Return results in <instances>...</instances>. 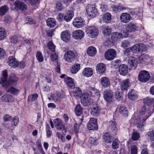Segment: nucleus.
<instances>
[{"instance_id": "obj_1", "label": "nucleus", "mask_w": 154, "mask_h": 154, "mask_svg": "<svg viewBox=\"0 0 154 154\" xmlns=\"http://www.w3.org/2000/svg\"><path fill=\"white\" fill-rule=\"evenodd\" d=\"M8 77L7 71L5 70L3 71L2 77L0 80V84L6 89H7L8 87L11 85H16L18 80V78L14 74H11L8 80H7Z\"/></svg>"}, {"instance_id": "obj_2", "label": "nucleus", "mask_w": 154, "mask_h": 154, "mask_svg": "<svg viewBox=\"0 0 154 154\" xmlns=\"http://www.w3.org/2000/svg\"><path fill=\"white\" fill-rule=\"evenodd\" d=\"M152 111L149 112L147 111V109L145 107H142L140 110L139 115L136 117V115L134 114L133 119L135 120H140L143 119L144 120H146L152 113Z\"/></svg>"}, {"instance_id": "obj_3", "label": "nucleus", "mask_w": 154, "mask_h": 154, "mask_svg": "<svg viewBox=\"0 0 154 154\" xmlns=\"http://www.w3.org/2000/svg\"><path fill=\"white\" fill-rule=\"evenodd\" d=\"M81 102L84 106H89L92 103L91 99L89 94L87 92H83L80 96Z\"/></svg>"}, {"instance_id": "obj_4", "label": "nucleus", "mask_w": 154, "mask_h": 154, "mask_svg": "<svg viewBox=\"0 0 154 154\" xmlns=\"http://www.w3.org/2000/svg\"><path fill=\"white\" fill-rule=\"evenodd\" d=\"M150 78V75L149 72L146 70L140 71L138 76L139 80L141 82H146L148 81Z\"/></svg>"}, {"instance_id": "obj_5", "label": "nucleus", "mask_w": 154, "mask_h": 154, "mask_svg": "<svg viewBox=\"0 0 154 154\" xmlns=\"http://www.w3.org/2000/svg\"><path fill=\"white\" fill-rule=\"evenodd\" d=\"M86 32L88 35L92 38L96 37L98 33V29L94 26H90L88 27Z\"/></svg>"}, {"instance_id": "obj_6", "label": "nucleus", "mask_w": 154, "mask_h": 154, "mask_svg": "<svg viewBox=\"0 0 154 154\" xmlns=\"http://www.w3.org/2000/svg\"><path fill=\"white\" fill-rule=\"evenodd\" d=\"M86 11L88 16L90 17H95L97 13V9L93 5H88L86 7Z\"/></svg>"}, {"instance_id": "obj_7", "label": "nucleus", "mask_w": 154, "mask_h": 154, "mask_svg": "<svg viewBox=\"0 0 154 154\" xmlns=\"http://www.w3.org/2000/svg\"><path fill=\"white\" fill-rule=\"evenodd\" d=\"M15 9L17 10H20L22 11H25L27 9L26 5L23 2L19 0H16L14 3Z\"/></svg>"}, {"instance_id": "obj_8", "label": "nucleus", "mask_w": 154, "mask_h": 154, "mask_svg": "<svg viewBox=\"0 0 154 154\" xmlns=\"http://www.w3.org/2000/svg\"><path fill=\"white\" fill-rule=\"evenodd\" d=\"M103 97L105 100L107 102L110 103L113 99L112 92L110 90H106L103 93Z\"/></svg>"}, {"instance_id": "obj_9", "label": "nucleus", "mask_w": 154, "mask_h": 154, "mask_svg": "<svg viewBox=\"0 0 154 154\" xmlns=\"http://www.w3.org/2000/svg\"><path fill=\"white\" fill-rule=\"evenodd\" d=\"M88 128L90 130H95L98 128V126L96 119L94 118H91L89 121L88 125Z\"/></svg>"}, {"instance_id": "obj_10", "label": "nucleus", "mask_w": 154, "mask_h": 154, "mask_svg": "<svg viewBox=\"0 0 154 154\" xmlns=\"http://www.w3.org/2000/svg\"><path fill=\"white\" fill-rule=\"evenodd\" d=\"M85 23L84 20L81 17L75 18L73 22V26L75 27L78 28L83 26Z\"/></svg>"}, {"instance_id": "obj_11", "label": "nucleus", "mask_w": 154, "mask_h": 154, "mask_svg": "<svg viewBox=\"0 0 154 154\" xmlns=\"http://www.w3.org/2000/svg\"><path fill=\"white\" fill-rule=\"evenodd\" d=\"M138 27L137 24L132 22H130L127 25L126 29L128 32H133L138 29Z\"/></svg>"}, {"instance_id": "obj_12", "label": "nucleus", "mask_w": 154, "mask_h": 154, "mask_svg": "<svg viewBox=\"0 0 154 154\" xmlns=\"http://www.w3.org/2000/svg\"><path fill=\"white\" fill-rule=\"evenodd\" d=\"M101 108L97 104L93 105L91 109L90 113L92 116H98L100 113Z\"/></svg>"}, {"instance_id": "obj_13", "label": "nucleus", "mask_w": 154, "mask_h": 154, "mask_svg": "<svg viewBox=\"0 0 154 154\" xmlns=\"http://www.w3.org/2000/svg\"><path fill=\"white\" fill-rule=\"evenodd\" d=\"M143 103L145 105L152 106L151 108L152 112H154V98L150 97H147L143 99Z\"/></svg>"}, {"instance_id": "obj_14", "label": "nucleus", "mask_w": 154, "mask_h": 154, "mask_svg": "<svg viewBox=\"0 0 154 154\" xmlns=\"http://www.w3.org/2000/svg\"><path fill=\"white\" fill-rule=\"evenodd\" d=\"M84 33L81 30L75 31L72 33L73 38L76 40H80L84 36Z\"/></svg>"}, {"instance_id": "obj_15", "label": "nucleus", "mask_w": 154, "mask_h": 154, "mask_svg": "<svg viewBox=\"0 0 154 154\" xmlns=\"http://www.w3.org/2000/svg\"><path fill=\"white\" fill-rule=\"evenodd\" d=\"M128 98L131 101H134L138 98L137 92L133 89L130 90L128 93Z\"/></svg>"}, {"instance_id": "obj_16", "label": "nucleus", "mask_w": 154, "mask_h": 154, "mask_svg": "<svg viewBox=\"0 0 154 154\" xmlns=\"http://www.w3.org/2000/svg\"><path fill=\"white\" fill-rule=\"evenodd\" d=\"M116 56V51L112 49L108 50L105 53V58H115Z\"/></svg>"}, {"instance_id": "obj_17", "label": "nucleus", "mask_w": 154, "mask_h": 154, "mask_svg": "<svg viewBox=\"0 0 154 154\" xmlns=\"http://www.w3.org/2000/svg\"><path fill=\"white\" fill-rule=\"evenodd\" d=\"M61 39L64 42H68L70 39V35L69 31L66 30L62 32L61 34Z\"/></svg>"}, {"instance_id": "obj_18", "label": "nucleus", "mask_w": 154, "mask_h": 154, "mask_svg": "<svg viewBox=\"0 0 154 154\" xmlns=\"http://www.w3.org/2000/svg\"><path fill=\"white\" fill-rule=\"evenodd\" d=\"M74 80V79L69 77L66 76L64 78L65 82L67 86L70 88H73L75 87Z\"/></svg>"}, {"instance_id": "obj_19", "label": "nucleus", "mask_w": 154, "mask_h": 154, "mask_svg": "<svg viewBox=\"0 0 154 154\" xmlns=\"http://www.w3.org/2000/svg\"><path fill=\"white\" fill-rule=\"evenodd\" d=\"M97 72L99 74H103L106 71L105 64L101 63L98 64L96 67Z\"/></svg>"}, {"instance_id": "obj_20", "label": "nucleus", "mask_w": 154, "mask_h": 154, "mask_svg": "<svg viewBox=\"0 0 154 154\" xmlns=\"http://www.w3.org/2000/svg\"><path fill=\"white\" fill-rule=\"evenodd\" d=\"M131 18L130 15L127 13H123L120 16V20L121 21L124 23H128Z\"/></svg>"}, {"instance_id": "obj_21", "label": "nucleus", "mask_w": 154, "mask_h": 154, "mask_svg": "<svg viewBox=\"0 0 154 154\" xmlns=\"http://www.w3.org/2000/svg\"><path fill=\"white\" fill-rule=\"evenodd\" d=\"M82 73L84 76L89 77H91L93 75V71L91 68L87 67L84 68Z\"/></svg>"}, {"instance_id": "obj_22", "label": "nucleus", "mask_w": 154, "mask_h": 154, "mask_svg": "<svg viewBox=\"0 0 154 154\" xmlns=\"http://www.w3.org/2000/svg\"><path fill=\"white\" fill-rule=\"evenodd\" d=\"M119 72L121 75H125L128 72V66L124 64L120 65L119 67Z\"/></svg>"}, {"instance_id": "obj_23", "label": "nucleus", "mask_w": 154, "mask_h": 154, "mask_svg": "<svg viewBox=\"0 0 154 154\" xmlns=\"http://www.w3.org/2000/svg\"><path fill=\"white\" fill-rule=\"evenodd\" d=\"M103 138L105 142L107 143H111L114 139L112 134H110L109 132H106L103 135Z\"/></svg>"}, {"instance_id": "obj_24", "label": "nucleus", "mask_w": 154, "mask_h": 154, "mask_svg": "<svg viewBox=\"0 0 154 154\" xmlns=\"http://www.w3.org/2000/svg\"><path fill=\"white\" fill-rule=\"evenodd\" d=\"M123 38L122 34L118 32H113L111 35V39L114 42L119 40Z\"/></svg>"}, {"instance_id": "obj_25", "label": "nucleus", "mask_w": 154, "mask_h": 154, "mask_svg": "<svg viewBox=\"0 0 154 154\" xmlns=\"http://www.w3.org/2000/svg\"><path fill=\"white\" fill-rule=\"evenodd\" d=\"M55 124V126L56 128L59 131L62 130L63 127V122L60 119L57 118L54 121Z\"/></svg>"}, {"instance_id": "obj_26", "label": "nucleus", "mask_w": 154, "mask_h": 154, "mask_svg": "<svg viewBox=\"0 0 154 154\" xmlns=\"http://www.w3.org/2000/svg\"><path fill=\"white\" fill-rule=\"evenodd\" d=\"M118 112L122 116L126 117L128 115V112L127 108L124 106H120L117 108Z\"/></svg>"}, {"instance_id": "obj_27", "label": "nucleus", "mask_w": 154, "mask_h": 154, "mask_svg": "<svg viewBox=\"0 0 154 154\" xmlns=\"http://www.w3.org/2000/svg\"><path fill=\"white\" fill-rule=\"evenodd\" d=\"M138 59L132 58L131 59H129L128 62V66L131 68L134 67H136L138 63Z\"/></svg>"}, {"instance_id": "obj_28", "label": "nucleus", "mask_w": 154, "mask_h": 154, "mask_svg": "<svg viewBox=\"0 0 154 154\" xmlns=\"http://www.w3.org/2000/svg\"><path fill=\"white\" fill-rule=\"evenodd\" d=\"M2 100L6 102H12L14 101L13 96L10 94H4L1 97Z\"/></svg>"}, {"instance_id": "obj_29", "label": "nucleus", "mask_w": 154, "mask_h": 154, "mask_svg": "<svg viewBox=\"0 0 154 154\" xmlns=\"http://www.w3.org/2000/svg\"><path fill=\"white\" fill-rule=\"evenodd\" d=\"M129 81L128 79H127L122 81L120 83L122 90L123 91L127 90L129 87Z\"/></svg>"}, {"instance_id": "obj_30", "label": "nucleus", "mask_w": 154, "mask_h": 154, "mask_svg": "<svg viewBox=\"0 0 154 154\" xmlns=\"http://www.w3.org/2000/svg\"><path fill=\"white\" fill-rule=\"evenodd\" d=\"M101 84L102 85L104 88L109 87L110 85V82L106 77H104L101 79Z\"/></svg>"}, {"instance_id": "obj_31", "label": "nucleus", "mask_w": 154, "mask_h": 154, "mask_svg": "<svg viewBox=\"0 0 154 154\" xmlns=\"http://www.w3.org/2000/svg\"><path fill=\"white\" fill-rule=\"evenodd\" d=\"M64 58H75V57H79L78 54L75 52L71 50H69L66 51L65 54Z\"/></svg>"}, {"instance_id": "obj_32", "label": "nucleus", "mask_w": 154, "mask_h": 154, "mask_svg": "<svg viewBox=\"0 0 154 154\" xmlns=\"http://www.w3.org/2000/svg\"><path fill=\"white\" fill-rule=\"evenodd\" d=\"M74 15L72 10L68 11L64 17V20L67 22L69 21L72 18Z\"/></svg>"}, {"instance_id": "obj_33", "label": "nucleus", "mask_w": 154, "mask_h": 154, "mask_svg": "<svg viewBox=\"0 0 154 154\" xmlns=\"http://www.w3.org/2000/svg\"><path fill=\"white\" fill-rule=\"evenodd\" d=\"M97 52L96 48L92 46L89 47L87 50V54L91 57L94 56L96 54Z\"/></svg>"}, {"instance_id": "obj_34", "label": "nucleus", "mask_w": 154, "mask_h": 154, "mask_svg": "<svg viewBox=\"0 0 154 154\" xmlns=\"http://www.w3.org/2000/svg\"><path fill=\"white\" fill-rule=\"evenodd\" d=\"M108 129L112 131H116L117 129L115 121H110L108 123Z\"/></svg>"}, {"instance_id": "obj_35", "label": "nucleus", "mask_w": 154, "mask_h": 154, "mask_svg": "<svg viewBox=\"0 0 154 154\" xmlns=\"http://www.w3.org/2000/svg\"><path fill=\"white\" fill-rule=\"evenodd\" d=\"M90 89L91 91V95L93 97H99L100 95V91L97 89H95L94 87H90Z\"/></svg>"}, {"instance_id": "obj_36", "label": "nucleus", "mask_w": 154, "mask_h": 154, "mask_svg": "<svg viewBox=\"0 0 154 154\" xmlns=\"http://www.w3.org/2000/svg\"><path fill=\"white\" fill-rule=\"evenodd\" d=\"M103 20L106 23H109L111 20V15L109 13H106L102 17Z\"/></svg>"}, {"instance_id": "obj_37", "label": "nucleus", "mask_w": 154, "mask_h": 154, "mask_svg": "<svg viewBox=\"0 0 154 154\" xmlns=\"http://www.w3.org/2000/svg\"><path fill=\"white\" fill-rule=\"evenodd\" d=\"M47 24L50 27H53L56 24V22L55 19L53 18H48L46 20Z\"/></svg>"}, {"instance_id": "obj_38", "label": "nucleus", "mask_w": 154, "mask_h": 154, "mask_svg": "<svg viewBox=\"0 0 154 154\" xmlns=\"http://www.w3.org/2000/svg\"><path fill=\"white\" fill-rule=\"evenodd\" d=\"M80 66L79 64L76 63L74 64L71 70V72L73 74L76 73L80 69Z\"/></svg>"}, {"instance_id": "obj_39", "label": "nucleus", "mask_w": 154, "mask_h": 154, "mask_svg": "<svg viewBox=\"0 0 154 154\" xmlns=\"http://www.w3.org/2000/svg\"><path fill=\"white\" fill-rule=\"evenodd\" d=\"M16 58H11L8 62V64L11 67H16L19 64V62L16 60Z\"/></svg>"}, {"instance_id": "obj_40", "label": "nucleus", "mask_w": 154, "mask_h": 154, "mask_svg": "<svg viewBox=\"0 0 154 154\" xmlns=\"http://www.w3.org/2000/svg\"><path fill=\"white\" fill-rule=\"evenodd\" d=\"M76 115L77 116H80L82 113V109L80 104L77 105L75 109Z\"/></svg>"}, {"instance_id": "obj_41", "label": "nucleus", "mask_w": 154, "mask_h": 154, "mask_svg": "<svg viewBox=\"0 0 154 154\" xmlns=\"http://www.w3.org/2000/svg\"><path fill=\"white\" fill-rule=\"evenodd\" d=\"M111 32V29L108 26H106L103 28V33L104 36H109L110 35Z\"/></svg>"}, {"instance_id": "obj_42", "label": "nucleus", "mask_w": 154, "mask_h": 154, "mask_svg": "<svg viewBox=\"0 0 154 154\" xmlns=\"http://www.w3.org/2000/svg\"><path fill=\"white\" fill-rule=\"evenodd\" d=\"M115 94V98L119 101L122 100L123 98L122 93L119 90L116 91Z\"/></svg>"}, {"instance_id": "obj_43", "label": "nucleus", "mask_w": 154, "mask_h": 154, "mask_svg": "<svg viewBox=\"0 0 154 154\" xmlns=\"http://www.w3.org/2000/svg\"><path fill=\"white\" fill-rule=\"evenodd\" d=\"M21 38L20 36L14 35L10 38V41L11 43L15 44L21 40Z\"/></svg>"}, {"instance_id": "obj_44", "label": "nucleus", "mask_w": 154, "mask_h": 154, "mask_svg": "<svg viewBox=\"0 0 154 154\" xmlns=\"http://www.w3.org/2000/svg\"><path fill=\"white\" fill-rule=\"evenodd\" d=\"M7 91L13 95L17 94V93L19 92L18 89L13 87H11L7 89Z\"/></svg>"}, {"instance_id": "obj_45", "label": "nucleus", "mask_w": 154, "mask_h": 154, "mask_svg": "<svg viewBox=\"0 0 154 154\" xmlns=\"http://www.w3.org/2000/svg\"><path fill=\"white\" fill-rule=\"evenodd\" d=\"M120 142V141L118 139H116L114 140L112 143V148L115 150H116L118 149L119 146Z\"/></svg>"}, {"instance_id": "obj_46", "label": "nucleus", "mask_w": 154, "mask_h": 154, "mask_svg": "<svg viewBox=\"0 0 154 154\" xmlns=\"http://www.w3.org/2000/svg\"><path fill=\"white\" fill-rule=\"evenodd\" d=\"M73 94L75 97L77 98L79 96L80 97L82 94L80 89L79 88L76 87L75 90L73 91Z\"/></svg>"}, {"instance_id": "obj_47", "label": "nucleus", "mask_w": 154, "mask_h": 154, "mask_svg": "<svg viewBox=\"0 0 154 154\" xmlns=\"http://www.w3.org/2000/svg\"><path fill=\"white\" fill-rule=\"evenodd\" d=\"M8 10V7L4 5L0 8V16H2L5 15Z\"/></svg>"}, {"instance_id": "obj_48", "label": "nucleus", "mask_w": 154, "mask_h": 154, "mask_svg": "<svg viewBox=\"0 0 154 154\" xmlns=\"http://www.w3.org/2000/svg\"><path fill=\"white\" fill-rule=\"evenodd\" d=\"M140 137L139 133L137 131H134L131 135V138L134 141L138 140Z\"/></svg>"}, {"instance_id": "obj_49", "label": "nucleus", "mask_w": 154, "mask_h": 154, "mask_svg": "<svg viewBox=\"0 0 154 154\" xmlns=\"http://www.w3.org/2000/svg\"><path fill=\"white\" fill-rule=\"evenodd\" d=\"M82 125V123H75L73 125V130L75 134H77L79 131L80 126Z\"/></svg>"}, {"instance_id": "obj_50", "label": "nucleus", "mask_w": 154, "mask_h": 154, "mask_svg": "<svg viewBox=\"0 0 154 154\" xmlns=\"http://www.w3.org/2000/svg\"><path fill=\"white\" fill-rule=\"evenodd\" d=\"M6 35V32L4 29L0 27V41L4 40Z\"/></svg>"}, {"instance_id": "obj_51", "label": "nucleus", "mask_w": 154, "mask_h": 154, "mask_svg": "<svg viewBox=\"0 0 154 154\" xmlns=\"http://www.w3.org/2000/svg\"><path fill=\"white\" fill-rule=\"evenodd\" d=\"M38 97V95L36 94H34L29 96L28 100L32 102L36 100Z\"/></svg>"}, {"instance_id": "obj_52", "label": "nucleus", "mask_w": 154, "mask_h": 154, "mask_svg": "<svg viewBox=\"0 0 154 154\" xmlns=\"http://www.w3.org/2000/svg\"><path fill=\"white\" fill-rule=\"evenodd\" d=\"M47 45L49 49L52 52L55 51V46L54 45L52 42H49L48 43Z\"/></svg>"}, {"instance_id": "obj_53", "label": "nucleus", "mask_w": 154, "mask_h": 154, "mask_svg": "<svg viewBox=\"0 0 154 154\" xmlns=\"http://www.w3.org/2000/svg\"><path fill=\"white\" fill-rule=\"evenodd\" d=\"M139 48V51L140 52L145 51L146 50V46L145 45L142 43L138 44Z\"/></svg>"}, {"instance_id": "obj_54", "label": "nucleus", "mask_w": 154, "mask_h": 154, "mask_svg": "<svg viewBox=\"0 0 154 154\" xmlns=\"http://www.w3.org/2000/svg\"><path fill=\"white\" fill-rule=\"evenodd\" d=\"M131 50L133 53H138L140 52L138 44H137L134 45L132 47Z\"/></svg>"}, {"instance_id": "obj_55", "label": "nucleus", "mask_w": 154, "mask_h": 154, "mask_svg": "<svg viewBox=\"0 0 154 154\" xmlns=\"http://www.w3.org/2000/svg\"><path fill=\"white\" fill-rule=\"evenodd\" d=\"M52 59V60L53 61H55L56 62H57V65L56 66L55 68V70L56 72L58 73H60V65H59L57 61V58H51Z\"/></svg>"}, {"instance_id": "obj_56", "label": "nucleus", "mask_w": 154, "mask_h": 154, "mask_svg": "<svg viewBox=\"0 0 154 154\" xmlns=\"http://www.w3.org/2000/svg\"><path fill=\"white\" fill-rule=\"evenodd\" d=\"M146 134L151 141H154V131H149Z\"/></svg>"}, {"instance_id": "obj_57", "label": "nucleus", "mask_w": 154, "mask_h": 154, "mask_svg": "<svg viewBox=\"0 0 154 154\" xmlns=\"http://www.w3.org/2000/svg\"><path fill=\"white\" fill-rule=\"evenodd\" d=\"M19 118L17 116H15L12 121L11 124L12 125H14L16 126L17 125L18 123L19 122Z\"/></svg>"}, {"instance_id": "obj_58", "label": "nucleus", "mask_w": 154, "mask_h": 154, "mask_svg": "<svg viewBox=\"0 0 154 154\" xmlns=\"http://www.w3.org/2000/svg\"><path fill=\"white\" fill-rule=\"evenodd\" d=\"M97 139L92 137H91L89 139V142L91 144L92 146L97 145L98 143L97 142Z\"/></svg>"}, {"instance_id": "obj_59", "label": "nucleus", "mask_w": 154, "mask_h": 154, "mask_svg": "<svg viewBox=\"0 0 154 154\" xmlns=\"http://www.w3.org/2000/svg\"><path fill=\"white\" fill-rule=\"evenodd\" d=\"M137 147L135 145L132 146L131 149V154H137Z\"/></svg>"}, {"instance_id": "obj_60", "label": "nucleus", "mask_w": 154, "mask_h": 154, "mask_svg": "<svg viewBox=\"0 0 154 154\" xmlns=\"http://www.w3.org/2000/svg\"><path fill=\"white\" fill-rule=\"evenodd\" d=\"M107 6L106 4L103 3L101 4L100 9L102 11L105 12L106 11L107 9Z\"/></svg>"}, {"instance_id": "obj_61", "label": "nucleus", "mask_w": 154, "mask_h": 154, "mask_svg": "<svg viewBox=\"0 0 154 154\" xmlns=\"http://www.w3.org/2000/svg\"><path fill=\"white\" fill-rule=\"evenodd\" d=\"M114 41L113 40H107L105 42V45L107 46H112L114 45Z\"/></svg>"}, {"instance_id": "obj_62", "label": "nucleus", "mask_w": 154, "mask_h": 154, "mask_svg": "<svg viewBox=\"0 0 154 154\" xmlns=\"http://www.w3.org/2000/svg\"><path fill=\"white\" fill-rule=\"evenodd\" d=\"M12 20L11 17L9 15H6L4 19V22L5 23H10Z\"/></svg>"}, {"instance_id": "obj_63", "label": "nucleus", "mask_w": 154, "mask_h": 154, "mask_svg": "<svg viewBox=\"0 0 154 154\" xmlns=\"http://www.w3.org/2000/svg\"><path fill=\"white\" fill-rule=\"evenodd\" d=\"M56 8L57 10L59 11H61L63 9L62 4L60 2L56 3Z\"/></svg>"}, {"instance_id": "obj_64", "label": "nucleus", "mask_w": 154, "mask_h": 154, "mask_svg": "<svg viewBox=\"0 0 154 154\" xmlns=\"http://www.w3.org/2000/svg\"><path fill=\"white\" fill-rule=\"evenodd\" d=\"M56 135L57 137L61 140L62 142H64L65 141V138L60 133L58 132H57Z\"/></svg>"}]
</instances>
